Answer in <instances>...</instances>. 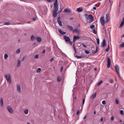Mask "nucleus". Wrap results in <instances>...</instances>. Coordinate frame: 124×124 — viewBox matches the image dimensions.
Instances as JSON below:
<instances>
[{"label":"nucleus","instance_id":"nucleus-1","mask_svg":"<svg viewBox=\"0 0 124 124\" xmlns=\"http://www.w3.org/2000/svg\"><path fill=\"white\" fill-rule=\"evenodd\" d=\"M4 78L6 79L8 83L10 84L11 82V76L10 74H6L4 76Z\"/></svg>","mask_w":124,"mask_h":124},{"label":"nucleus","instance_id":"nucleus-2","mask_svg":"<svg viewBox=\"0 0 124 124\" xmlns=\"http://www.w3.org/2000/svg\"><path fill=\"white\" fill-rule=\"evenodd\" d=\"M85 15L87 19H90V22H91L93 21L94 20V18L93 16L92 15L90 14L88 15L87 14H85Z\"/></svg>","mask_w":124,"mask_h":124},{"label":"nucleus","instance_id":"nucleus-3","mask_svg":"<svg viewBox=\"0 0 124 124\" xmlns=\"http://www.w3.org/2000/svg\"><path fill=\"white\" fill-rule=\"evenodd\" d=\"M100 21L102 25L103 26L106 23L104 17V16L101 17L100 19Z\"/></svg>","mask_w":124,"mask_h":124},{"label":"nucleus","instance_id":"nucleus-4","mask_svg":"<svg viewBox=\"0 0 124 124\" xmlns=\"http://www.w3.org/2000/svg\"><path fill=\"white\" fill-rule=\"evenodd\" d=\"M7 109L10 113V114H13V111L12 108L10 106H8L7 107Z\"/></svg>","mask_w":124,"mask_h":124},{"label":"nucleus","instance_id":"nucleus-5","mask_svg":"<svg viewBox=\"0 0 124 124\" xmlns=\"http://www.w3.org/2000/svg\"><path fill=\"white\" fill-rule=\"evenodd\" d=\"M107 67L109 68L110 66L111 61L110 58L108 57L107 58Z\"/></svg>","mask_w":124,"mask_h":124},{"label":"nucleus","instance_id":"nucleus-6","mask_svg":"<svg viewBox=\"0 0 124 124\" xmlns=\"http://www.w3.org/2000/svg\"><path fill=\"white\" fill-rule=\"evenodd\" d=\"M115 67L116 72L119 75V67L118 65H115Z\"/></svg>","mask_w":124,"mask_h":124},{"label":"nucleus","instance_id":"nucleus-7","mask_svg":"<svg viewBox=\"0 0 124 124\" xmlns=\"http://www.w3.org/2000/svg\"><path fill=\"white\" fill-rule=\"evenodd\" d=\"M17 92L19 93H21V86L19 85H17Z\"/></svg>","mask_w":124,"mask_h":124},{"label":"nucleus","instance_id":"nucleus-8","mask_svg":"<svg viewBox=\"0 0 124 124\" xmlns=\"http://www.w3.org/2000/svg\"><path fill=\"white\" fill-rule=\"evenodd\" d=\"M110 18V16L108 14H107L105 17V22L107 23L108 22Z\"/></svg>","mask_w":124,"mask_h":124},{"label":"nucleus","instance_id":"nucleus-9","mask_svg":"<svg viewBox=\"0 0 124 124\" xmlns=\"http://www.w3.org/2000/svg\"><path fill=\"white\" fill-rule=\"evenodd\" d=\"M106 44V42L105 39H103L102 42L101 44V46L102 47H104L105 46Z\"/></svg>","mask_w":124,"mask_h":124},{"label":"nucleus","instance_id":"nucleus-10","mask_svg":"<svg viewBox=\"0 0 124 124\" xmlns=\"http://www.w3.org/2000/svg\"><path fill=\"white\" fill-rule=\"evenodd\" d=\"M80 32V30L78 29L75 28L73 30V32L76 33L77 34H78Z\"/></svg>","mask_w":124,"mask_h":124},{"label":"nucleus","instance_id":"nucleus-11","mask_svg":"<svg viewBox=\"0 0 124 124\" xmlns=\"http://www.w3.org/2000/svg\"><path fill=\"white\" fill-rule=\"evenodd\" d=\"M64 38L66 42H70V38L69 37L64 36Z\"/></svg>","mask_w":124,"mask_h":124},{"label":"nucleus","instance_id":"nucleus-12","mask_svg":"<svg viewBox=\"0 0 124 124\" xmlns=\"http://www.w3.org/2000/svg\"><path fill=\"white\" fill-rule=\"evenodd\" d=\"M79 38L80 37L78 35L74 36L73 38V42H74L75 41V40L79 39Z\"/></svg>","mask_w":124,"mask_h":124},{"label":"nucleus","instance_id":"nucleus-13","mask_svg":"<svg viewBox=\"0 0 124 124\" xmlns=\"http://www.w3.org/2000/svg\"><path fill=\"white\" fill-rule=\"evenodd\" d=\"M0 106L1 107H3V100L2 98H0Z\"/></svg>","mask_w":124,"mask_h":124},{"label":"nucleus","instance_id":"nucleus-14","mask_svg":"<svg viewBox=\"0 0 124 124\" xmlns=\"http://www.w3.org/2000/svg\"><path fill=\"white\" fill-rule=\"evenodd\" d=\"M58 31L59 33L62 35H64L66 33L65 32L62 31L60 29H59Z\"/></svg>","mask_w":124,"mask_h":124},{"label":"nucleus","instance_id":"nucleus-15","mask_svg":"<svg viewBox=\"0 0 124 124\" xmlns=\"http://www.w3.org/2000/svg\"><path fill=\"white\" fill-rule=\"evenodd\" d=\"M60 17H58L57 19V21L59 25L61 26H62V24L61 21V20H60Z\"/></svg>","mask_w":124,"mask_h":124},{"label":"nucleus","instance_id":"nucleus-16","mask_svg":"<svg viewBox=\"0 0 124 124\" xmlns=\"http://www.w3.org/2000/svg\"><path fill=\"white\" fill-rule=\"evenodd\" d=\"M83 10V9L82 7L79 8L77 9V11L79 12H82Z\"/></svg>","mask_w":124,"mask_h":124},{"label":"nucleus","instance_id":"nucleus-17","mask_svg":"<svg viewBox=\"0 0 124 124\" xmlns=\"http://www.w3.org/2000/svg\"><path fill=\"white\" fill-rule=\"evenodd\" d=\"M57 14V13L56 11H53V15L54 17H56Z\"/></svg>","mask_w":124,"mask_h":124},{"label":"nucleus","instance_id":"nucleus-18","mask_svg":"<svg viewBox=\"0 0 124 124\" xmlns=\"http://www.w3.org/2000/svg\"><path fill=\"white\" fill-rule=\"evenodd\" d=\"M55 2L54 3V7H58L57 0H55Z\"/></svg>","mask_w":124,"mask_h":124},{"label":"nucleus","instance_id":"nucleus-19","mask_svg":"<svg viewBox=\"0 0 124 124\" xmlns=\"http://www.w3.org/2000/svg\"><path fill=\"white\" fill-rule=\"evenodd\" d=\"M124 23V20L123 19L122 20V21L120 25L119 26V28L120 27H121L123 26Z\"/></svg>","mask_w":124,"mask_h":124},{"label":"nucleus","instance_id":"nucleus-20","mask_svg":"<svg viewBox=\"0 0 124 124\" xmlns=\"http://www.w3.org/2000/svg\"><path fill=\"white\" fill-rule=\"evenodd\" d=\"M96 93L95 92V93L94 94L92 95L91 97V98L92 99L94 98L96 96Z\"/></svg>","mask_w":124,"mask_h":124},{"label":"nucleus","instance_id":"nucleus-21","mask_svg":"<svg viewBox=\"0 0 124 124\" xmlns=\"http://www.w3.org/2000/svg\"><path fill=\"white\" fill-rule=\"evenodd\" d=\"M61 80V78L60 76H58L57 77V80L58 82H59Z\"/></svg>","mask_w":124,"mask_h":124},{"label":"nucleus","instance_id":"nucleus-22","mask_svg":"<svg viewBox=\"0 0 124 124\" xmlns=\"http://www.w3.org/2000/svg\"><path fill=\"white\" fill-rule=\"evenodd\" d=\"M21 63V61H20L18 60V62L17 64V67H19L20 66Z\"/></svg>","mask_w":124,"mask_h":124},{"label":"nucleus","instance_id":"nucleus-23","mask_svg":"<svg viewBox=\"0 0 124 124\" xmlns=\"http://www.w3.org/2000/svg\"><path fill=\"white\" fill-rule=\"evenodd\" d=\"M37 40L38 42H40L41 41V39L40 37H38L37 38Z\"/></svg>","mask_w":124,"mask_h":124},{"label":"nucleus","instance_id":"nucleus-24","mask_svg":"<svg viewBox=\"0 0 124 124\" xmlns=\"http://www.w3.org/2000/svg\"><path fill=\"white\" fill-rule=\"evenodd\" d=\"M31 38L32 40H34L35 39V36L32 35L31 36Z\"/></svg>","mask_w":124,"mask_h":124},{"label":"nucleus","instance_id":"nucleus-25","mask_svg":"<svg viewBox=\"0 0 124 124\" xmlns=\"http://www.w3.org/2000/svg\"><path fill=\"white\" fill-rule=\"evenodd\" d=\"M75 57H76L78 59H80L82 58H83V56H78V55H76Z\"/></svg>","mask_w":124,"mask_h":124},{"label":"nucleus","instance_id":"nucleus-26","mask_svg":"<svg viewBox=\"0 0 124 124\" xmlns=\"http://www.w3.org/2000/svg\"><path fill=\"white\" fill-rule=\"evenodd\" d=\"M64 12L65 13L67 12H70V9H66L64 10Z\"/></svg>","mask_w":124,"mask_h":124},{"label":"nucleus","instance_id":"nucleus-27","mask_svg":"<svg viewBox=\"0 0 124 124\" xmlns=\"http://www.w3.org/2000/svg\"><path fill=\"white\" fill-rule=\"evenodd\" d=\"M8 55L7 54H5L4 55V58L5 60H6L7 58L8 57Z\"/></svg>","mask_w":124,"mask_h":124},{"label":"nucleus","instance_id":"nucleus-28","mask_svg":"<svg viewBox=\"0 0 124 124\" xmlns=\"http://www.w3.org/2000/svg\"><path fill=\"white\" fill-rule=\"evenodd\" d=\"M28 112V109H26L24 111V112L25 114H27Z\"/></svg>","mask_w":124,"mask_h":124},{"label":"nucleus","instance_id":"nucleus-29","mask_svg":"<svg viewBox=\"0 0 124 124\" xmlns=\"http://www.w3.org/2000/svg\"><path fill=\"white\" fill-rule=\"evenodd\" d=\"M20 52V50L19 49H18L16 51V53L17 54H19Z\"/></svg>","mask_w":124,"mask_h":124},{"label":"nucleus","instance_id":"nucleus-30","mask_svg":"<svg viewBox=\"0 0 124 124\" xmlns=\"http://www.w3.org/2000/svg\"><path fill=\"white\" fill-rule=\"evenodd\" d=\"M109 45H108V47L105 50V51L108 52V51L109 50Z\"/></svg>","mask_w":124,"mask_h":124},{"label":"nucleus","instance_id":"nucleus-31","mask_svg":"<svg viewBox=\"0 0 124 124\" xmlns=\"http://www.w3.org/2000/svg\"><path fill=\"white\" fill-rule=\"evenodd\" d=\"M102 80H101L100 82L98 83L97 84V86H98L100 85L101 83H102Z\"/></svg>","mask_w":124,"mask_h":124},{"label":"nucleus","instance_id":"nucleus-32","mask_svg":"<svg viewBox=\"0 0 124 124\" xmlns=\"http://www.w3.org/2000/svg\"><path fill=\"white\" fill-rule=\"evenodd\" d=\"M4 24L5 25H9L10 24V22H5L4 23Z\"/></svg>","mask_w":124,"mask_h":124},{"label":"nucleus","instance_id":"nucleus-33","mask_svg":"<svg viewBox=\"0 0 124 124\" xmlns=\"http://www.w3.org/2000/svg\"><path fill=\"white\" fill-rule=\"evenodd\" d=\"M39 56V55L38 54L35 55L34 57V58L37 59L38 58Z\"/></svg>","mask_w":124,"mask_h":124},{"label":"nucleus","instance_id":"nucleus-34","mask_svg":"<svg viewBox=\"0 0 124 124\" xmlns=\"http://www.w3.org/2000/svg\"><path fill=\"white\" fill-rule=\"evenodd\" d=\"M115 102L116 103V104H118L119 103V101L117 99H116L115 100Z\"/></svg>","mask_w":124,"mask_h":124},{"label":"nucleus","instance_id":"nucleus-35","mask_svg":"<svg viewBox=\"0 0 124 124\" xmlns=\"http://www.w3.org/2000/svg\"><path fill=\"white\" fill-rule=\"evenodd\" d=\"M54 9L53 10L54 11H58V7H54Z\"/></svg>","mask_w":124,"mask_h":124},{"label":"nucleus","instance_id":"nucleus-36","mask_svg":"<svg viewBox=\"0 0 124 124\" xmlns=\"http://www.w3.org/2000/svg\"><path fill=\"white\" fill-rule=\"evenodd\" d=\"M97 51H98L97 47L96 50L95 51H93V54H95V53H96L97 52Z\"/></svg>","mask_w":124,"mask_h":124},{"label":"nucleus","instance_id":"nucleus-37","mask_svg":"<svg viewBox=\"0 0 124 124\" xmlns=\"http://www.w3.org/2000/svg\"><path fill=\"white\" fill-rule=\"evenodd\" d=\"M41 69L40 68H38L36 70V72L37 73L39 72L40 70Z\"/></svg>","mask_w":124,"mask_h":124},{"label":"nucleus","instance_id":"nucleus-38","mask_svg":"<svg viewBox=\"0 0 124 124\" xmlns=\"http://www.w3.org/2000/svg\"><path fill=\"white\" fill-rule=\"evenodd\" d=\"M96 41L97 44H99V39L97 38L96 39Z\"/></svg>","mask_w":124,"mask_h":124},{"label":"nucleus","instance_id":"nucleus-39","mask_svg":"<svg viewBox=\"0 0 124 124\" xmlns=\"http://www.w3.org/2000/svg\"><path fill=\"white\" fill-rule=\"evenodd\" d=\"M93 32L95 34H96L95 30V29H93L92 30Z\"/></svg>","mask_w":124,"mask_h":124},{"label":"nucleus","instance_id":"nucleus-40","mask_svg":"<svg viewBox=\"0 0 124 124\" xmlns=\"http://www.w3.org/2000/svg\"><path fill=\"white\" fill-rule=\"evenodd\" d=\"M94 26L93 25H92L90 26V28H91L93 29L94 28Z\"/></svg>","mask_w":124,"mask_h":124},{"label":"nucleus","instance_id":"nucleus-41","mask_svg":"<svg viewBox=\"0 0 124 124\" xmlns=\"http://www.w3.org/2000/svg\"><path fill=\"white\" fill-rule=\"evenodd\" d=\"M102 103L103 104L105 105L106 103V101L105 100H104L102 101Z\"/></svg>","mask_w":124,"mask_h":124},{"label":"nucleus","instance_id":"nucleus-42","mask_svg":"<svg viewBox=\"0 0 124 124\" xmlns=\"http://www.w3.org/2000/svg\"><path fill=\"white\" fill-rule=\"evenodd\" d=\"M120 113L122 115H123L124 114L123 111V110H120Z\"/></svg>","mask_w":124,"mask_h":124},{"label":"nucleus","instance_id":"nucleus-43","mask_svg":"<svg viewBox=\"0 0 124 124\" xmlns=\"http://www.w3.org/2000/svg\"><path fill=\"white\" fill-rule=\"evenodd\" d=\"M85 53L86 54H88L89 53V51L87 50H85Z\"/></svg>","mask_w":124,"mask_h":124},{"label":"nucleus","instance_id":"nucleus-44","mask_svg":"<svg viewBox=\"0 0 124 124\" xmlns=\"http://www.w3.org/2000/svg\"><path fill=\"white\" fill-rule=\"evenodd\" d=\"M85 99H83V102H82V104L83 105L84 104L85 102Z\"/></svg>","mask_w":124,"mask_h":124},{"label":"nucleus","instance_id":"nucleus-45","mask_svg":"<svg viewBox=\"0 0 124 124\" xmlns=\"http://www.w3.org/2000/svg\"><path fill=\"white\" fill-rule=\"evenodd\" d=\"M81 45H83V46H84V47H85V48H86V46H85V45L84 44H83V43Z\"/></svg>","mask_w":124,"mask_h":124},{"label":"nucleus","instance_id":"nucleus-46","mask_svg":"<svg viewBox=\"0 0 124 124\" xmlns=\"http://www.w3.org/2000/svg\"><path fill=\"white\" fill-rule=\"evenodd\" d=\"M54 0H47V1L48 2H52Z\"/></svg>","mask_w":124,"mask_h":124},{"label":"nucleus","instance_id":"nucleus-47","mask_svg":"<svg viewBox=\"0 0 124 124\" xmlns=\"http://www.w3.org/2000/svg\"><path fill=\"white\" fill-rule=\"evenodd\" d=\"M63 69V67H62L61 68L60 70V72H61L62 71Z\"/></svg>","mask_w":124,"mask_h":124},{"label":"nucleus","instance_id":"nucleus-48","mask_svg":"<svg viewBox=\"0 0 124 124\" xmlns=\"http://www.w3.org/2000/svg\"><path fill=\"white\" fill-rule=\"evenodd\" d=\"M121 46L122 47H124V43H123L121 44Z\"/></svg>","mask_w":124,"mask_h":124},{"label":"nucleus","instance_id":"nucleus-49","mask_svg":"<svg viewBox=\"0 0 124 124\" xmlns=\"http://www.w3.org/2000/svg\"><path fill=\"white\" fill-rule=\"evenodd\" d=\"M73 28L72 27L70 26V31H73Z\"/></svg>","mask_w":124,"mask_h":124},{"label":"nucleus","instance_id":"nucleus-50","mask_svg":"<svg viewBox=\"0 0 124 124\" xmlns=\"http://www.w3.org/2000/svg\"><path fill=\"white\" fill-rule=\"evenodd\" d=\"M79 113V110H78L77 111V115H78Z\"/></svg>","mask_w":124,"mask_h":124},{"label":"nucleus","instance_id":"nucleus-51","mask_svg":"<svg viewBox=\"0 0 124 124\" xmlns=\"http://www.w3.org/2000/svg\"><path fill=\"white\" fill-rule=\"evenodd\" d=\"M114 119V117L113 116H112L111 118V120H113Z\"/></svg>","mask_w":124,"mask_h":124},{"label":"nucleus","instance_id":"nucleus-52","mask_svg":"<svg viewBox=\"0 0 124 124\" xmlns=\"http://www.w3.org/2000/svg\"><path fill=\"white\" fill-rule=\"evenodd\" d=\"M62 53V55H64L65 57L66 56V55L64 53Z\"/></svg>","mask_w":124,"mask_h":124},{"label":"nucleus","instance_id":"nucleus-53","mask_svg":"<svg viewBox=\"0 0 124 124\" xmlns=\"http://www.w3.org/2000/svg\"><path fill=\"white\" fill-rule=\"evenodd\" d=\"M45 50H44L42 52V54H44V53H45Z\"/></svg>","mask_w":124,"mask_h":124},{"label":"nucleus","instance_id":"nucleus-54","mask_svg":"<svg viewBox=\"0 0 124 124\" xmlns=\"http://www.w3.org/2000/svg\"><path fill=\"white\" fill-rule=\"evenodd\" d=\"M32 19L33 21H35L36 20V18H33Z\"/></svg>","mask_w":124,"mask_h":124},{"label":"nucleus","instance_id":"nucleus-55","mask_svg":"<svg viewBox=\"0 0 124 124\" xmlns=\"http://www.w3.org/2000/svg\"><path fill=\"white\" fill-rule=\"evenodd\" d=\"M54 58H52L50 60V62H51L53 61V60Z\"/></svg>","mask_w":124,"mask_h":124},{"label":"nucleus","instance_id":"nucleus-56","mask_svg":"<svg viewBox=\"0 0 124 124\" xmlns=\"http://www.w3.org/2000/svg\"><path fill=\"white\" fill-rule=\"evenodd\" d=\"M36 44V43H33L32 44V45L33 46H34Z\"/></svg>","mask_w":124,"mask_h":124},{"label":"nucleus","instance_id":"nucleus-57","mask_svg":"<svg viewBox=\"0 0 124 124\" xmlns=\"http://www.w3.org/2000/svg\"><path fill=\"white\" fill-rule=\"evenodd\" d=\"M103 118H101L100 120L102 122L103 121Z\"/></svg>","mask_w":124,"mask_h":124},{"label":"nucleus","instance_id":"nucleus-58","mask_svg":"<svg viewBox=\"0 0 124 124\" xmlns=\"http://www.w3.org/2000/svg\"><path fill=\"white\" fill-rule=\"evenodd\" d=\"M113 81L111 79L110 80V82L111 83H112L113 82Z\"/></svg>","mask_w":124,"mask_h":124},{"label":"nucleus","instance_id":"nucleus-59","mask_svg":"<svg viewBox=\"0 0 124 124\" xmlns=\"http://www.w3.org/2000/svg\"><path fill=\"white\" fill-rule=\"evenodd\" d=\"M93 8L94 10H96V8L95 7H93Z\"/></svg>","mask_w":124,"mask_h":124},{"label":"nucleus","instance_id":"nucleus-60","mask_svg":"<svg viewBox=\"0 0 124 124\" xmlns=\"http://www.w3.org/2000/svg\"><path fill=\"white\" fill-rule=\"evenodd\" d=\"M24 57H23V59H22V61H23V60H24Z\"/></svg>","mask_w":124,"mask_h":124},{"label":"nucleus","instance_id":"nucleus-61","mask_svg":"<svg viewBox=\"0 0 124 124\" xmlns=\"http://www.w3.org/2000/svg\"><path fill=\"white\" fill-rule=\"evenodd\" d=\"M94 115H95L96 114V112L94 111Z\"/></svg>","mask_w":124,"mask_h":124},{"label":"nucleus","instance_id":"nucleus-62","mask_svg":"<svg viewBox=\"0 0 124 124\" xmlns=\"http://www.w3.org/2000/svg\"><path fill=\"white\" fill-rule=\"evenodd\" d=\"M74 50H75V52L76 53V49L75 48V47L74 46Z\"/></svg>","mask_w":124,"mask_h":124},{"label":"nucleus","instance_id":"nucleus-63","mask_svg":"<svg viewBox=\"0 0 124 124\" xmlns=\"http://www.w3.org/2000/svg\"><path fill=\"white\" fill-rule=\"evenodd\" d=\"M86 116L85 115V117H84V119H85L86 118Z\"/></svg>","mask_w":124,"mask_h":124},{"label":"nucleus","instance_id":"nucleus-64","mask_svg":"<svg viewBox=\"0 0 124 124\" xmlns=\"http://www.w3.org/2000/svg\"><path fill=\"white\" fill-rule=\"evenodd\" d=\"M119 122L121 123L122 122V120H120L119 121Z\"/></svg>","mask_w":124,"mask_h":124}]
</instances>
